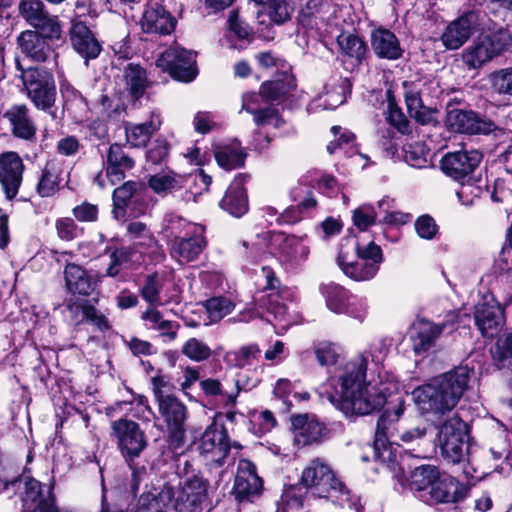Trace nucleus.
<instances>
[{
  "label": "nucleus",
  "mask_w": 512,
  "mask_h": 512,
  "mask_svg": "<svg viewBox=\"0 0 512 512\" xmlns=\"http://www.w3.org/2000/svg\"><path fill=\"white\" fill-rule=\"evenodd\" d=\"M367 359L348 361L337 376L330 378L329 401L345 416L367 415L380 410L387 398L377 384L366 382Z\"/></svg>",
  "instance_id": "1"
},
{
  "label": "nucleus",
  "mask_w": 512,
  "mask_h": 512,
  "mask_svg": "<svg viewBox=\"0 0 512 512\" xmlns=\"http://www.w3.org/2000/svg\"><path fill=\"white\" fill-rule=\"evenodd\" d=\"M470 370L459 366L413 391L416 406L422 414L444 415L453 410L467 389Z\"/></svg>",
  "instance_id": "2"
},
{
  "label": "nucleus",
  "mask_w": 512,
  "mask_h": 512,
  "mask_svg": "<svg viewBox=\"0 0 512 512\" xmlns=\"http://www.w3.org/2000/svg\"><path fill=\"white\" fill-rule=\"evenodd\" d=\"M434 442L447 464L458 465L470 461L469 427L457 414L437 426Z\"/></svg>",
  "instance_id": "3"
},
{
  "label": "nucleus",
  "mask_w": 512,
  "mask_h": 512,
  "mask_svg": "<svg viewBox=\"0 0 512 512\" xmlns=\"http://www.w3.org/2000/svg\"><path fill=\"white\" fill-rule=\"evenodd\" d=\"M16 68L21 72V80L26 90L27 97L37 109L48 111L56 100V85L53 74L42 67L24 69L18 59Z\"/></svg>",
  "instance_id": "4"
},
{
  "label": "nucleus",
  "mask_w": 512,
  "mask_h": 512,
  "mask_svg": "<svg viewBox=\"0 0 512 512\" xmlns=\"http://www.w3.org/2000/svg\"><path fill=\"white\" fill-rule=\"evenodd\" d=\"M301 483L321 498H339L348 495L345 484L335 475L331 467L319 458L311 460L304 468Z\"/></svg>",
  "instance_id": "5"
},
{
  "label": "nucleus",
  "mask_w": 512,
  "mask_h": 512,
  "mask_svg": "<svg viewBox=\"0 0 512 512\" xmlns=\"http://www.w3.org/2000/svg\"><path fill=\"white\" fill-rule=\"evenodd\" d=\"M405 410L403 400H399L391 409H387L378 419L375 431L374 453L376 459L386 464L392 470H395L397 463V454L393 451L392 443L389 439L397 431L396 423Z\"/></svg>",
  "instance_id": "6"
},
{
  "label": "nucleus",
  "mask_w": 512,
  "mask_h": 512,
  "mask_svg": "<svg viewBox=\"0 0 512 512\" xmlns=\"http://www.w3.org/2000/svg\"><path fill=\"white\" fill-rule=\"evenodd\" d=\"M110 435L129 465L140 457L148 445L147 437L140 425L129 419L120 418L112 421Z\"/></svg>",
  "instance_id": "7"
},
{
  "label": "nucleus",
  "mask_w": 512,
  "mask_h": 512,
  "mask_svg": "<svg viewBox=\"0 0 512 512\" xmlns=\"http://www.w3.org/2000/svg\"><path fill=\"white\" fill-rule=\"evenodd\" d=\"M484 17L480 11L464 12L446 26L441 35L442 44L449 50L459 49L472 35L483 29Z\"/></svg>",
  "instance_id": "8"
},
{
  "label": "nucleus",
  "mask_w": 512,
  "mask_h": 512,
  "mask_svg": "<svg viewBox=\"0 0 512 512\" xmlns=\"http://www.w3.org/2000/svg\"><path fill=\"white\" fill-rule=\"evenodd\" d=\"M157 404L158 412L167 427L169 447L176 450L184 444L187 407L176 396L164 399Z\"/></svg>",
  "instance_id": "9"
},
{
  "label": "nucleus",
  "mask_w": 512,
  "mask_h": 512,
  "mask_svg": "<svg viewBox=\"0 0 512 512\" xmlns=\"http://www.w3.org/2000/svg\"><path fill=\"white\" fill-rule=\"evenodd\" d=\"M508 45V33L504 30H499L485 35L473 46L466 49L462 54V58L467 66L476 69L501 54L507 49Z\"/></svg>",
  "instance_id": "10"
},
{
  "label": "nucleus",
  "mask_w": 512,
  "mask_h": 512,
  "mask_svg": "<svg viewBox=\"0 0 512 512\" xmlns=\"http://www.w3.org/2000/svg\"><path fill=\"white\" fill-rule=\"evenodd\" d=\"M156 64L168 71L172 78L182 82H191L198 74L196 54L180 47H172L164 51Z\"/></svg>",
  "instance_id": "11"
},
{
  "label": "nucleus",
  "mask_w": 512,
  "mask_h": 512,
  "mask_svg": "<svg viewBox=\"0 0 512 512\" xmlns=\"http://www.w3.org/2000/svg\"><path fill=\"white\" fill-rule=\"evenodd\" d=\"M146 193L145 184L139 181H127L117 187L112 194L113 210L115 219H122L126 216V209L133 206V215H141L146 211L144 197Z\"/></svg>",
  "instance_id": "12"
},
{
  "label": "nucleus",
  "mask_w": 512,
  "mask_h": 512,
  "mask_svg": "<svg viewBox=\"0 0 512 512\" xmlns=\"http://www.w3.org/2000/svg\"><path fill=\"white\" fill-rule=\"evenodd\" d=\"M197 449L208 462L222 466L231 449L226 430L212 423L202 434Z\"/></svg>",
  "instance_id": "13"
},
{
  "label": "nucleus",
  "mask_w": 512,
  "mask_h": 512,
  "mask_svg": "<svg viewBox=\"0 0 512 512\" xmlns=\"http://www.w3.org/2000/svg\"><path fill=\"white\" fill-rule=\"evenodd\" d=\"M262 479L258 476L256 466L247 459L238 462L232 494L239 502H253L261 495Z\"/></svg>",
  "instance_id": "14"
},
{
  "label": "nucleus",
  "mask_w": 512,
  "mask_h": 512,
  "mask_svg": "<svg viewBox=\"0 0 512 512\" xmlns=\"http://www.w3.org/2000/svg\"><path fill=\"white\" fill-rule=\"evenodd\" d=\"M446 124L454 132L469 135L489 134L496 129L493 121L472 110L458 108H448Z\"/></svg>",
  "instance_id": "15"
},
{
  "label": "nucleus",
  "mask_w": 512,
  "mask_h": 512,
  "mask_svg": "<svg viewBox=\"0 0 512 512\" xmlns=\"http://www.w3.org/2000/svg\"><path fill=\"white\" fill-rule=\"evenodd\" d=\"M478 150L449 152L441 159L442 171L456 181H464L476 170L482 161Z\"/></svg>",
  "instance_id": "16"
},
{
  "label": "nucleus",
  "mask_w": 512,
  "mask_h": 512,
  "mask_svg": "<svg viewBox=\"0 0 512 512\" xmlns=\"http://www.w3.org/2000/svg\"><path fill=\"white\" fill-rule=\"evenodd\" d=\"M270 245L276 250L272 253L276 254L280 263L287 268L301 265L307 260L310 253L309 247L299 238L283 233L273 234Z\"/></svg>",
  "instance_id": "17"
},
{
  "label": "nucleus",
  "mask_w": 512,
  "mask_h": 512,
  "mask_svg": "<svg viewBox=\"0 0 512 512\" xmlns=\"http://www.w3.org/2000/svg\"><path fill=\"white\" fill-rule=\"evenodd\" d=\"M68 36L71 47L84 59L86 65H88L90 60H94L100 55L102 44L95 32L85 22L73 20Z\"/></svg>",
  "instance_id": "18"
},
{
  "label": "nucleus",
  "mask_w": 512,
  "mask_h": 512,
  "mask_svg": "<svg viewBox=\"0 0 512 512\" xmlns=\"http://www.w3.org/2000/svg\"><path fill=\"white\" fill-rule=\"evenodd\" d=\"M467 487L450 475H441L433 482L430 490L423 493L422 501L429 505L457 503L467 495Z\"/></svg>",
  "instance_id": "19"
},
{
  "label": "nucleus",
  "mask_w": 512,
  "mask_h": 512,
  "mask_svg": "<svg viewBox=\"0 0 512 512\" xmlns=\"http://www.w3.org/2000/svg\"><path fill=\"white\" fill-rule=\"evenodd\" d=\"M474 320L482 336L492 338L505 324L504 310L493 297L484 298L475 307Z\"/></svg>",
  "instance_id": "20"
},
{
  "label": "nucleus",
  "mask_w": 512,
  "mask_h": 512,
  "mask_svg": "<svg viewBox=\"0 0 512 512\" xmlns=\"http://www.w3.org/2000/svg\"><path fill=\"white\" fill-rule=\"evenodd\" d=\"M24 164L18 153L8 151L0 154V184L7 199L18 194L22 184Z\"/></svg>",
  "instance_id": "21"
},
{
  "label": "nucleus",
  "mask_w": 512,
  "mask_h": 512,
  "mask_svg": "<svg viewBox=\"0 0 512 512\" xmlns=\"http://www.w3.org/2000/svg\"><path fill=\"white\" fill-rule=\"evenodd\" d=\"M207 501V481L194 475L188 478L175 498V511L203 512Z\"/></svg>",
  "instance_id": "22"
},
{
  "label": "nucleus",
  "mask_w": 512,
  "mask_h": 512,
  "mask_svg": "<svg viewBox=\"0 0 512 512\" xmlns=\"http://www.w3.org/2000/svg\"><path fill=\"white\" fill-rule=\"evenodd\" d=\"M141 28L145 33L169 35L176 26V19L158 2L147 4L141 21Z\"/></svg>",
  "instance_id": "23"
},
{
  "label": "nucleus",
  "mask_w": 512,
  "mask_h": 512,
  "mask_svg": "<svg viewBox=\"0 0 512 512\" xmlns=\"http://www.w3.org/2000/svg\"><path fill=\"white\" fill-rule=\"evenodd\" d=\"M17 48L28 59L44 63L54 54L51 44L37 33V30L27 29L16 38Z\"/></svg>",
  "instance_id": "24"
},
{
  "label": "nucleus",
  "mask_w": 512,
  "mask_h": 512,
  "mask_svg": "<svg viewBox=\"0 0 512 512\" xmlns=\"http://www.w3.org/2000/svg\"><path fill=\"white\" fill-rule=\"evenodd\" d=\"M292 426L295 430V441L301 446L321 443L329 434L323 423L307 415L293 416Z\"/></svg>",
  "instance_id": "25"
},
{
  "label": "nucleus",
  "mask_w": 512,
  "mask_h": 512,
  "mask_svg": "<svg viewBox=\"0 0 512 512\" xmlns=\"http://www.w3.org/2000/svg\"><path fill=\"white\" fill-rule=\"evenodd\" d=\"M24 484V496L23 501L27 507L41 506L42 500H49L51 504H55L54 496L52 494V486L43 487L42 484L33 478L22 479L20 477H14L11 480L3 481V489H8L9 486L13 488H20Z\"/></svg>",
  "instance_id": "26"
},
{
  "label": "nucleus",
  "mask_w": 512,
  "mask_h": 512,
  "mask_svg": "<svg viewBox=\"0 0 512 512\" xmlns=\"http://www.w3.org/2000/svg\"><path fill=\"white\" fill-rule=\"evenodd\" d=\"M447 324H435L429 320L421 319L413 325L411 341L413 351L420 355L432 348L438 337L446 329Z\"/></svg>",
  "instance_id": "27"
},
{
  "label": "nucleus",
  "mask_w": 512,
  "mask_h": 512,
  "mask_svg": "<svg viewBox=\"0 0 512 512\" xmlns=\"http://www.w3.org/2000/svg\"><path fill=\"white\" fill-rule=\"evenodd\" d=\"M328 0H301V8L298 13V24L305 31L320 29L327 20L330 12Z\"/></svg>",
  "instance_id": "28"
},
{
  "label": "nucleus",
  "mask_w": 512,
  "mask_h": 512,
  "mask_svg": "<svg viewBox=\"0 0 512 512\" xmlns=\"http://www.w3.org/2000/svg\"><path fill=\"white\" fill-rule=\"evenodd\" d=\"M207 245L204 232H193L180 240H173L170 243V253L179 263L195 261Z\"/></svg>",
  "instance_id": "29"
},
{
  "label": "nucleus",
  "mask_w": 512,
  "mask_h": 512,
  "mask_svg": "<svg viewBox=\"0 0 512 512\" xmlns=\"http://www.w3.org/2000/svg\"><path fill=\"white\" fill-rule=\"evenodd\" d=\"M9 121L12 134L20 139L32 141L36 138V126L29 115L26 105H13L5 113Z\"/></svg>",
  "instance_id": "30"
},
{
  "label": "nucleus",
  "mask_w": 512,
  "mask_h": 512,
  "mask_svg": "<svg viewBox=\"0 0 512 512\" xmlns=\"http://www.w3.org/2000/svg\"><path fill=\"white\" fill-rule=\"evenodd\" d=\"M246 176L238 175L228 187L220 201V207L234 217H241L248 211V199L244 189Z\"/></svg>",
  "instance_id": "31"
},
{
  "label": "nucleus",
  "mask_w": 512,
  "mask_h": 512,
  "mask_svg": "<svg viewBox=\"0 0 512 512\" xmlns=\"http://www.w3.org/2000/svg\"><path fill=\"white\" fill-rule=\"evenodd\" d=\"M371 48L381 59L397 60L403 50L396 35L388 29L378 28L371 33Z\"/></svg>",
  "instance_id": "32"
},
{
  "label": "nucleus",
  "mask_w": 512,
  "mask_h": 512,
  "mask_svg": "<svg viewBox=\"0 0 512 512\" xmlns=\"http://www.w3.org/2000/svg\"><path fill=\"white\" fill-rule=\"evenodd\" d=\"M404 97L408 113L417 123L421 125H436L437 124V110L427 107L423 104L420 97V92L407 82H404Z\"/></svg>",
  "instance_id": "33"
},
{
  "label": "nucleus",
  "mask_w": 512,
  "mask_h": 512,
  "mask_svg": "<svg viewBox=\"0 0 512 512\" xmlns=\"http://www.w3.org/2000/svg\"><path fill=\"white\" fill-rule=\"evenodd\" d=\"M64 278L70 292L83 296L91 295L97 285V281L85 269L74 263L65 266Z\"/></svg>",
  "instance_id": "34"
},
{
  "label": "nucleus",
  "mask_w": 512,
  "mask_h": 512,
  "mask_svg": "<svg viewBox=\"0 0 512 512\" xmlns=\"http://www.w3.org/2000/svg\"><path fill=\"white\" fill-rule=\"evenodd\" d=\"M134 166V159L124 151L122 145L114 143L109 147L106 174L112 183L124 179L126 171Z\"/></svg>",
  "instance_id": "35"
},
{
  "label": "nucleus",
  "mask_w": 512,
  "mask_h": 512,
  "mask_svg": "<svg viewBox=\"0 0 512 512\" xmlns=\"http://www.w3.org/2000/svg\"><path fill=\"white\" fill-rule=\"evenodd\" d=\"M337 263L345 275L356 281L370 280L379 270V266L373 262L358 257L355 261L350 260L348 254L343 250L338 254Z\"/></svg>",
  "instance_id": "36"
},
{
  "label": "nucleus",
  "mask_w": 512,
  "mask_h": 512,
  "mask_svg": "<svg viewBox=\"0 0 512 512\" xmlns=\"http://www.w3.org/2000/svg\"><path fill=\"white\" fill-rule=\"evenodd\" d=\"M439 469L434 465H420L414 468L409 476V488L417 493V497L422 500L423 493H427L433 482L439 476Z\"/></svg>",
  "instance_id": "37"
},
{
  "label": "nucleus",
  "mask_w": 512,
  "mask_h": 512,
  "mask_svg": "<svg viewBox=\"0 0 512 512\" xmlns=\"http://www.w3.org/2000/svg\"><path fill=\"white\" fill-rule=\"evenodd\" d=\"M141 318L147 328L159 331L160 335L166 337L169 341H174L177 338L179 323L164 319L155 306H149L142 313Z\"/></svg>",
  "instance_id": "38"
},
{
  "label": "nucleus",
  "mask_w": 512,
  "mask_h": 512,
  "mask_svg": "<svg viewBox=\"0 0 512 512\" xmlns=\"http://www.w3.org/2000/svg\"><path fill=\"white\" fill-rule=\"evenodd\" d=\"M197 231L204 232V228L200 225L190 223L184 218L174 214L165 217L163 233L169 245L173 240H180Z\"/></svg>",
  "instance_id": "39"
},
{
  "label": "nucleus",
  "mask_w": 512,
  "mask_h": 512,
  "mask_svg": "<svg viewBox=\"0 0 512 512\" xmlns=\"http://www.w3.org/2000/svg\"><path fill=\"white\" fill-rule=\"evenodd\" d=\"M187 177L173 171L157 173L148 179L149 187L158 195H166L185 187Z\"/></svg>",
  "instance_id": "40"
},
{
  "label": "nucleus",
  "mask_w": 512,
  "mask_h": 512,
  "mask_svg": "<svg viewBox=\"0 0 512 512\" xmlns=\"http://www.w3.org/2000/svg\"><path fill=\"white\" fill-rule=\"evenodd\" d=\"M319 289L325 297L328 309L337 314L345 311V307L353 297L345 288L332 282L321 284Z\"/></svg>",
  "instance_id": "41"
},
{
  "label": "nucleus",
  "mask_w": 512,
  "mask_h": 512,
  "mask_svg": "<svg viewBox=\"0 0 512 512\" xmlns=\"http://www.w3.org/2000/svg\"><path fill=\"white\" fill-rule=\"evenodd\" d=\"M123 81L134 99L142 97L147 87V77L145 70L139 64H127L123 72Z\"/></svg>",
  "instance_id": "42"
},
{
  "label": "nucleus",
  "mask_w": 512,
  "mask_h": 512,
  "mask_svg": "<svg viewBox=\"0 0 512 512\" xmlns=\"http://www.w3.org/2000/svg\"><path fill=\"white\" fill-rule=\"evenodd\" d=\"M337 43L342 53L355 59L358 64L362 63L366 56L367 46L358 35L342 33L338 36Z\"/></svg>",
  "instance_id": "43"
},
{
  "label": "nucleus",
  "mask_w": 512,
  "mask_h": 512,
  "mask_svg": "<svg viewBox=\"0 0 512 512\" xmlns=\"http://www.w3.org/2000/svg\"><path fill=\"white\" fill-rule=\"evenodd\" d=\"M215 159L220 167L232 170L244 165L246 153L239 147L227 145L219 147L215 151Z\"/></svg>",
  "instance_id": "44"
},
{
  "label": "nucleus",
  "mask_w": 512,
  "mask_h": 512,
  "mask_svg": "<svg viewBox=\"0 0 512 512\" xmlns=\"http://www.w3.org/2000/svg\"><path fill=\"white\" fill-rule=\"evenodd\" d=\"M493 361L502 368L512 364V329L498 337L490 348Z\"/></svg>",
  "instance_id": "45"
},
{
  "label": "nucleus",
  "mask_w": 512,
  "mask_h": 512,
  "mask_svg": "<svg viewBox=\"0 0 512 512\" xmlns=\"http://www.w3.org/2000/svg\"><path fill=\"white\" fill-rule=\"evenodd\" d=\"M158 130L152 121L140 124H127L126 139L133 147H144L151 136Z\"/></svg>",
  "instance_id": "46"
},
{
  "label": "nucleus",
  "mask_w": 512,
  "mask_h": 512,
  "mask_svg": "<svg viewBox=\"0 0 512 512\" xmlns=\"http://www.w3.org/2000/svg\"><path fill=\"white\" fill-rule=\"evenodd\" d=\"M294 87L295 84L290 77L266 81L260 87V95L266 100L276 101L285 97Z\"/></svg>",
  "instance_id": "47"
},
{
  "label": "nucleus",
  "mask_w": 512,
  "mask_h": 512,
  "mask_svg": "<svg viewBox=\"0 0 512 512\" xmlns=\"http://www.w3.org/2000/svg\"><path fill=\"white\" fill-rule=\"evenodd\" d=\"M47 13L49 12L41 0H20L18 3V15L32 27Z\"/></svg>",
  "instance_id": "48"
},
{
  "label": "nucleus",
  "mask_w": 512,
  "mask_h": 512,
  "mask_svg": "<svg viewBox=\"0 0 512 512\" xmlns=\"http://www.w3.org/2000/svg\"><path fill=\"white\" fill-rule=\"evenodd\" d=\"M181 353L193 362H204L211 358L213 351L203 340L189 338L181 347Z\"/></svg>",
  "instance_id": "49"
},
{
  "label": "nucleus",
  "mask_w": 512,
  "mask_h": 512,
  "mask_svg": "<svg viewBox=\"0 0 512 512\" xmlns=\"http://www.w3.org/2000/svg\"><path fill=\"white\" fill-rule=\"evenodd\" d=\"M33 30H37V33L44 37L48 43L50 41H58L62 38L63 27L58 16L47 13L40 22H37L33 26Z\"/></svg>",
  "instance_id": "50"
},
{
  "label": "nucleus",
  "mask_w": 512,
  "mask_h": 512,
  "mask_svg": "<svg viewBox=\"0 0 512 512\" xmlns=\"http://www.w3.org/2000/svg\"><path fill=\"white\" fill-rule=\"evenodd\" d=\"M59 185V168L54 162H48L37 185V191L42 197L52 196Z\"/></svg>",
  "instance_id": "51"
},
{
  "label": "nucleus",
  "mask_w": 512,
  "mask_h": 512,
  "mask_svg": "<svg viewBox=\"0 0 512 512\" xmlns=\"http://www.w3.org/2000/svg\"><path fill=\"white\" fill-rule=\"evenodd\" d=\"M256 99L257 94L248 93L243 96L242 109L254 115V122L259 126L271 124L273 121L278 122L279 117L277 110L272 107L257 109L250 105L249 99Z\"/></svg>",
  "instance_id": "52"
},
{
  "label": "nucleus",
  "mask_w": 512,
  "mask_h": 512,
  "mask_svg": "<svg viewBox=\"0 0 512 512\" xmlns=\"http://www.w3.org/2000/svg\"><path fill=\"white\" fill-rule=\"evenodd\" d=\"M204 307L212 322L220 321L222 318L230 314L234 308V302L224 296L212 297L205 301Z\"/></svg>",
  "instance_id": "53"
},
{
  "label": "nucleus",
  "mask_w": 512,
  "mask_h": 512,
  "mask_svg": "<svg viewBox=\"0 0 512 512\" xmlns=\"http://www.w3.org/2000/svg\"><path fill=\"white\" fill-rule=\"evenodd\" d=\"M278 294L270 293L266 298L261 299V305L266 306L267 311L273 315L274 320L281 324L282 328H287L292 324L287 306L278 302Z\"/></svg>",
  "instance_id": "54"
},
{
  "label": "nucleus",
  "mask_w": 512,
  "mask_h": 512,
  "mask_svg": "<svg viewBox=\"0 0 512 512\" xmlns=\"http://www.w3.org/2000/svg\"><path fill=\"white\" fill-rule=\"evenodd\" d=\"M168 494L159 493L158 495L147 492L140 495L135 512H166V499Z\"/></svg>",
  "instance_id": "55"
},
{
  "label": "nucleus",
  "mask_w": 512,
  "mask_h": 512,
  "mask_svg": "<svg viewBox=\"0 0 512 512\" xmlns=\"http://www.w3.org/2000/svg\"><path fill=\"white\" fill-rule=\"evenodd\" d=\"M490 83L495 93L512 97V67L494 71L490 75Z\"/></svg>",
  "instance_id": "56"
},
{
  "label": "nucleus",
  "mask_w": 512,
  "mask_h": 512,
  "mask_svg": "<svg viewBox=\"0 0 512 512\" xmlns=\"http://www.w3.org/2000/svg\"><path fill=\"white\" fill-rule=\"evenodd\" d=\"M227 26V36L230 40L238 39L250 41L252 39L251 28L245 22L239 19L237 11L233 10L230 12L227 20Z\"/></svg>",
  "instance_id": "57"
},
{
  "label": "nucleus",
  "mask_w": 512,
  "mask_h": 512,
  "mask_svg": "<svg viewBox=\"0 0 512 512\" xmlns=\"http://www.w3.org/2000/svg\"><path fill=\"white\" fill-rule=\"evenodd\" d=\"M162 289V283L157 274L148 275L145 279L144 284L140 289L142 298L150 304V306H156L161 304L160 292Z\"/></svg>",
  "instance_id": "58"
},
{
  "label": "nucleus",
  "mask_w": 512,
  "mask_h": 512,
  "mask_svg": "<svg viewBox=\"0 0 512 512\" xmlns=\"http://www.w3.org/2000/svg\"><path fill=\"white\" fill-rule=\"evenodd\" d=\"M508 437V431L501 426L494 431L491 439L490 452L495 460L508 457L510 453Z\"/></svg>",
  "instance_id": "59"
},
{
  "label": "nucleus",
  "mask_w": 512,
  "mask_h": 512,
  "mask_svg": "<svg viewBox=\"0 0 512 512\" xmlns=\"http://www.w3.org/2000/svg\"><path fill=\"white\" fill-rule=\"evenodd\" d=\"M393 203L394 200L389 197H384L378 202L379 209L385 213L383 221L391 225H405L409 223L412 219L411 214L401 211H390V208L393 207Z\"/></svg>",
  "instance_id": "60"
},
{
  "label": "nucleus",
  "mask_w": 512,
  "mask_h": 512,
  "mask_svg": "<svg viewBox=\"0 0 512 512\" xmlns=\"http://www.w3.org/2000/svg\"><path fill=\"white\" fill-rule=\"evenodd\" d=\"M258 4L268 5L273 22L282 24L290 18V6L286 0H254Z\"/></svg>",
  "instance_id": "61"
},
{
  "label": "nucleus",
  "mask_w": 512,
  "mask_h": 512,
  "mask_svg": "<svg viewBox=\"0 0 512 512\" xmlns=\"http://www.w3.org/2000/svg\"><path fill=\"white\" fill-rule=\"evenodd\" d=\"M133 254L134 250L129 247L115 249L110 254V264L106 270V275L110 277L117 276L120 273L121 267L131 261Z\"/></svg>",
  "instance_id": "62"
},
{
  "label": "nucleus",
  "mask_w": 512,
  "mask_h": 512,
  "mask_svg": "<svg viewBox=\"0 0 512 512\" xmlns=\"http://www.w3.org/2000/svg\"><path fill=\"white\" fill-rule=\"evenodd\" d=\"M315 356L320 365H333L340 356V349L333 343L321 342L315 347Z\"/></svg>",
  "instance_id": "63"
},
{
  "label": "nucleus",
  "mask_w": 512,
  "mask_h": 512,
  "mask_svg": "<svg viewBox=\"0 0 512 512\" xmlns=\"http://www.w3.org/2000/svg\"><path fill=\"white\" fill-rule=\"evenodd\" d=\"M427 436V428L425 426L414 427L404 431L400 435V439L407 445H416L418 447L417 453L413 454L416 457H424V451L420 449Z\"/></svg>",
  "instance_id": "64"
}]
</instances>
